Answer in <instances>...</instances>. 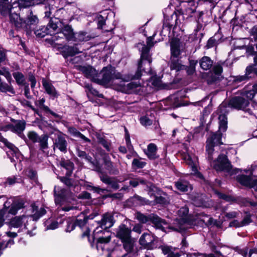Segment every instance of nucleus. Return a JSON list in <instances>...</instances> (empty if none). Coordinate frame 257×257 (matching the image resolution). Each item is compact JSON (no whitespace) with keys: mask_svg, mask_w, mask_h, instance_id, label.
I'll return each instance as SVG.
<instances>
[{"mask_svg":"<svg viewBox=\"0 0 257 257\" xmlns=\"http://www.w3.org/2000/svg\"><path fill=\"white\" fill-rule=\"evenodd\" d=\"M32 207L34 212L32 216L23 215L15 217L10 222V228H20L19 230L24 231L30 236L35 235L36 232L34 231L36 227L34 221L38 220L44 215L46 211L44 208H40L39 209L35 205H33Z\"/></svg>","mask_w":257,"mask_h":257,"instance_id":"f257e3e1","label":"nucleus"},{"mask_svg":"<svg viewBox=\"0 0 257 257\" xmlns=\"http://www.w3.org/2000/svg\"><path fill=\"white\" fill-rule=\"evenodd\" d=\"M101 72L102 74V78H99V76L97 75L95 79V83L105 87H108L113 83L115 84L116 82L115 81L116 80L119 81L120 83H122L133 79V77L130 76L122 77V75L116 72L115 68L111 66L104 67Z\"/></svg>","mask_w":257,"mask_h":257,"instance_id":"f03ea898","label":"nucleus"},{"mask_svg":"<svg viewBox=\"0 0 257 257\" xmlns=\"http://www.w3.org/2000/svg\"><path fill=\"white\" fill-rule=\"evenodd\" d=\"M243 171L245 174L238 175L237 181L241 185L252 188L257 191V163H254Z\"/></svg>","mask_w":257,"mask_h":257,"instance_id":"7ed1b4c3","label":"nucleus"},{"mask_svg":"<svg viewBox=\"0 0 257 257\" xmlns=\"http://www.w3.org/2000/svg\"><path fill=\"white\" fill-rule=\"evenodd\" d=\"M110 240V236L100 237L97 240L96 248L100 253L107 252L106 257H125L126 253L122 254L119 246H116L112 250L108 248L109 242Z\"/></svg>","mask_w":257,"mask_h":257,"instance_id":"20e7f679","label":"nucleus"},{"mask_svg":"<svg viewBox=\"0 0 257 257\" xmlns=\"http://www.w3.org/2000/svg\"><path fill=\"white\" fill-rule=\"evenodd\" d=\"M152 62V59L150 53V49H142L141 61L138 65V69L135 74L133 76L134 79H138L142 75L141 72L142 70L147 73L152 74L150 68V64Z\"/></svg>","mask_w":257,"mask_h":257,"instance_id":"39448f33","label":"nucleus"},{"mask_svg":"<svg viewBox=\"0 0 257 257\" xmlns=\"http://www.w3.org/2000/svg\"><path fill=\"white\" fill-rule=\"evenodd\" d=\"M136 216L137 219L141 223H145L152 222L157 228L166 231L165 228L166 227L165 226H167L166 222L157 215L154 214L145 215L140 212H137Z\"/></svg>","mask_w":257,"mask_h":257,"instance_id":"423d86ee","label":"nucleus"},{"mask_svg":"<svg viewBox=\"0 0 257 257\" xmlns=\"http://www.w3.org/2000/svg\"><path fill=\"white\" fill-rule=\"evenodd\" d=\"M12 123L2 126L0 130L4 132L9 131L18 135L20 138L24 140L26 139L25 136L23 134V132L26 128V122L24 120H16L12 119Z\"/></svg>","mask_w":257,"mask_h":257,"instance_id":"0eeeda50","label":"nucleus"},{"mask_svg":"<svg viewBox=\"0 0 257 257\" xmlns=\"http://www.w3.org/2000/svg\"><path fill=\"white\" fill-rule=\"evenodd\" d=\"M222 135L220 132L212 133L209 135L206 141V151L207 153V157L209 160L213 159L214 154L213 147L215 146L221 145Z\"/></svg>","mask_w":257,"mask_h":257,"instance_id":"6e6552de","label":"nucleus"},{"mask_svg":"<svg viewBox=\"0 0 257 257\" xmlns=\"http://www.w3.org/2000/svg\"><path fill=\"white\" fill-rule=\"evenodd\" d=\"M188 208L187 207L184 206L181 207L178 211V214L179 216L181 217L180 221H179L178 220L176 221V224H178V226H171L169 228L173 230L179 232H182L184 230L187 228V216L188 213Z\"/></svg>","mask_w":257,"mask_h":257,"instance_id":"1a4fd4ad","label":"nucleus"},{"mask_svg":"<svg viewBox=\"0 0 257 257\" xmlns=\"http://www.w3.org/2000/svg\"><path fill=\"white\" fill-rule=\"evenodd\" d=\"M213 167L217 171H225L230 172L231 169L226 156L224 155H220L217 160L213 162Z\"/></svg>","mask_w":257,"mask_h":257,"instance_id":"9d476101","label":"nucleus"},{"mask_svg":"<svg viewBox=\"0 0 257 257\" xmlns=\"http://www.w3.org/2000/svg\"><path fill=\"white\" fill-rule=\"evenodd\" d=\"M24 207L23 201L19 200L13 202L12 204L10 200L7 201L4 203V208L2 211V213H5L6 211L12 215H15L18 211Z\"/></svg>","mask_w":257,"mask_h":257,"instance_id":"9b49d317","label":"nucleus"},{"mask_svg":"<svg viewBox=\"0 0 257 257\" xmlns=\"http://www.w3.org/2000/svg\"><path fill=\"white\" fill-rule=\"evenodd\" d=\"M1 141L9 149V151H8L7 153L10 156L12 162L15 161V157L16 159L20 160L21 154L16 147L4 138H1Z\"/></svg>","mask_w":257,"mask_h":257,"instance_id":"f8f14e48","label":"nucleus"},{"mask_svg":"<svg viewBox=\"0 0 257 257\" xmlns=\"http://www.w3.org/2000/svg\"><path fill=\"white\" fill-rule=\"evenodd\" d=\"M114 220L112 215L110 213L104 214L101 220L100 227H98L94 230L95 233L101 232V229H107L111 227L114 224Z\"/></svg>","mask_w":257,"mask_h":257,"instance_id":"ddd939ff","label":"nucleus"},{"mask_svg":"<svg viewBox=\"0 0 257 257\" xmlns=\"http://www.w3.org/2000/svg\"><path fill=\"white\" fill-rule=\"evenodd\" d=\"M247 56L253 55L254 65L253 66H249L246 68V73L245 76L241 77L240 81L243 80L246 77L249 78L251 76L250 74L251 73H257V54L254 51V49H246Z\"/></svg>","mask_w":257,"mask_h":257,"instance_id":"4468645a","label":"nucleus"},{"mask_svg":"<svg viewBox=\"0 0 257 257\" xmlns=\"http://www.w3.org/2000/svg\"><path fill=\"white\" fill-rule=\"evenodd\" d=\"M77 69L81 72L84 76L95 82L97 75V71L90 65H80L77 66Z\"/></svg>","mask_w":257,"mask_h":257,"instance_id":"2eb2a0df","label":"nucleus"},{"mask_svg":"<svg viewBox=\"0 0 257 257\" xmlns=\"http://www.w3.org/2000/svg\"><path fill=\"white\" fill-rule=\"evenodd\" d=\"M121 90L125 93H138V91L141 88V85L140 82L138 81H132L126 84L124 83L120 84Z\"/></svg>","mask_w":257,"mask_h":257,"instance_id":"dca6fc26","label":"nucleus"},{"mask_svg":"<svg viewBox=\"0 0 257 257\" xmlns=\"http://www.w3.org/2000/svg\"><path fill=\"white\" fill-rule=\"evenodd\" d=\"M226 106L224 104H222L219 106L218 110L220 111V114L219 115L218 119L219 120V131L225 132L227 128V119L225 114H223V112H225Z\"/></svg>","mask_w":257,"mask_h":257,"instance_id":"f3484780","label":"nucleus"},{"mask_svg":"<svg viewBox=\"0 0 257 257\" xmlns=\"http://www.w3.org/2000/svg\"><path fill=\"white\" fill-rule=\"evenodd\" d=\"M185 162L191 167L192 172L200 178L203 177L202 175L197 171L198 160L195 156L191 157L189 155H185L184 158Z\"/></svg>","mask_w":257,"mask_h":257,"instance_id":"a211bd4d","label":"nucleus"},{"mask_svg":"<svg viewBox=\"0 0 257 257\" xmlns=\"http://www.w3.org/2000/svg\"><path fill=\"white\" fill-rule=\"evenodd\" d=\"M249 101L242 97H235L233 98L229 102L232 107L240 109H245L248 105Z\"/></svg>","mask_w":257,"mask_h":257,"instance_id":"6ab92c4d","label":"nucleus"},{"mask_svg":"<svg viewBox=\"0 0 257 257\" xmlns=\"http://www.w3.org/2000/svg\"><path fill=\"white\" fill-rule=\"evenodd\" d=\"M55 201L56 204L63 205L67 199L65 196L66 191L61 189L59 187L55 186L54 188Z\"/></svg>","mask_w":257,"mask_h":257,"instance_id":"aec40b11","label":"nucleus"},{"mask_svg":"<svg viewBox=\"0 0 257 257\" xmlns=\"http://www.w3.org/2000/svg\"><path fill=\"white\" fill-rule=\"evenodd\" d=\"M131 229L124 224L120 225L116 230V236L121 241L131 237Z\"/></svg>","mask_w":257,"mask_h":257,"instance_id":"412c9836","label":"nucleus"},{"mask_svg":"<svg viewBox=\"0 0 257 257\" xmlns=\"http://www.w3.org/2000/svg\"><path fill=\"white\" fill-rule=\"evenodd\" d=\"M87 218L84 216V214H82L81 215L79 216V218H77L75 221V224L78 226L80 228L84 229V231L82 233V237H88L90 230L87 227H85L87 221Z\"/></svg>","mask_w":257,"mask_h":257,"instance_id":"4be33fe9","label":"nucleus"},{"mask_svg":"<svg viewBox=\"0 0 257 257\" xmlns=\"http://www.w3.org/2000/svg\"><path fill=\"white\" fill-rule=\"evenodd\" d=\"M10 21L18 28H26V22L23 21L16 13H12L10 15Z\"/></svg>","mask_w":257,"mask_h":257,"instance_id":"5701e85b","label":"nucleus"},{"mask_svg":"<svg viewBox=\"0 0 257 257\" xmlns=\"http://www.w3.org/2000/svg\"><path fill=\"white\" fill-rule=\"evenodd\" d=\"M222 72V68L220 65H215L213 69V72H209V76L207 78L208 83H211L219 78V76Z\"/></svg>","mask_w":257,"mask_h":257,"instance_id":"b1692460","label":"nucleus"},{"mask_svg":"<svg viewBox=\"0 0 257 257\" xmlns=\"http://www.w3.org/2000/svg\"><path fill=\"white\" fill-rule=\"evenodd\" d=\"M257 93V83L251 86L249 85L243 89L242 96L247 98L248 100H251Z\"/></svg>","mask_w":257,"mask_h":257,"instance_id":"393cba45","label":"nucleus"},{"mask_svg":"<svg viewBox=\"0 0 257 257\" xmlns=\"http://www.w3.org/2000/svg\"><path fill=\"white\" fill-rule=\"evenodd\" d=\"M42 84L48 94L53 97H57L58 94L55 88L49 82L45 79H43Z\"/></svg>","mask_w":257,"mask_h":257,"instance_id":"a878e982","label":"nucleus"},{"mask_svg":"<svg viewBox=\"0 0 257 257\" xmlns=\"http://www.w3.org/2000/svg\"><path fill=\"white\" fill-rule=\"evenodd\" d=\"M67 143L64 138L59 136L55 140L54 147L57 148L62 152H66L67 150Z\"/></svg>","mask_w":257,"mask_h":257,"instance_id":"bb28decb","label":"nucleus"},{"mask_svg":"<svg viewBox=\"0 0 257 257\" xmlns=\"http://www.w3.org/2000/svg\"><path fill=\"white\" fill-rule=\"evenodd\" d=\"M153 240V237L151 235L148 233H144L140 239V243L145 247L149 248Z\"/></svg>","mask_w":257,"mask_h":257,"instance_id":"cd10ccee","label":"nucleus"},{"mask_svg":"<svg viewBox=\"0 0 257 257\" xmlns=\"http://www.w3.org/2000/svg\"><path fill=\"white\" fill-rule=\"evenodd\" d=\"M171 48H179L183 46L184 42L181 36H173L170 39Z\"/></svg>","mask_w":257,"mask_h":257,"instance_id":"c85d7f7f","label":"nucleus"},{"mask_svg":"<svg viewBox=\"0 0 257 257\" xmlns=\"http://www.w3.org/2000/svg\"><path fill=\"white\" fill-rule=\"evenodd\" d=\"M164 254H168L167 257H180V255L178 252H175V248L168 245H162L160 247Z\"/></svg>","mask_w":257,"mask_h":257,"instance_id":"c756f323","label":"nucleus"},{"mask_svg":"<svg viewBox=\"0 0 257 257\" xmlns=\"http://www.w3.org/2000/svg\"><path fill=\"white\" fill-rule=\"evenodd\" d=\"M144 152L150 159H155L157 157L156 155L157 146L154 144H150L148 146L147 149Z\"/></svg>","mask_w":257,"mask_h":257,"instance_id":"7c9ffc66","label":"nucleus"},{"mask_svg":"<svg viewBox=\"0 0 257 257\" xmlns=\"http://www.w3.org/2000/svg\"><path fill=\"white\" fill-rule=\"evenodd\" d=\"M183 50V49H182V50ZM181 50V49H171V69L179 70L181 68V67H180L179 65L178 66L174 62L175 61V58H178L179 55L182 53V51Z\"/></svg>","mask_w":257,"mask_h":257,"instance_id":"2f4dec72","label":"nucleus"},{"mask_svg":"<svg viewBox=\"0 0 257 257\" xmlns=\"http://www.w3.org/2000/svg\"><path fill=\"white\" fill-rule=\"evenodd\" d=\"M100 178L103 183L110 185L112 188L114 189H117L118 188L117 184L114 181L113 178L102 174L100 175Z\"/></svg>","mask_w":257,"mask_h":257,"instance_id":"473e14b6","label":"nucleus"},{"mask_svg":"<svg viewBox=\"0 0 257 257\" xmlns=\"http://www.w3.org/2000/svg\"><path fill=\"white\" fill-rule=\"evenodd\" d=\"M59 34L64 35L68 40H74V39L75 36L73 30L70 26H65L63 29L62 33Z\"/></svg>","mask_w":257,"mask_h":257,"instance_id":"72a5a7b5","label":"nucleus"},{"mask_svg":"<svg viewBox=\"0 0 257 257\" xmlns=\"http://www.w3.org/2000/svg\"><path fill=\"white\" fill-rule=\"evenodd\" d=\"M213 64L212 61L208 57H203L200 61V65L202 69L205 70L211 68Z\"/></svg>","mask_w":257,"mask_h":257,"instance_id":"f704fd0d","label":"nucleus"},{"mask_svg":"<svg viewBox=\"0 0 257 257\" xmlns=\"http://www.w3.org/2000/svg\"><path fill=\"white\" fill-rule=\"evenodd\" d=\"M60 165L66 170V175L70 176L73 169V164L68 160H62L60 162Z\"/></svg>","mask_w":257,"mask_h":257,"instance_id":"c9c22d12","label":"nucleus"},{"mask_svg":"<svg viewBox=\"0 0 257 257\" xmlns=\"http://www.w3.org/2000/svg\"><path fill=\"white\" fill-rule=\"evenodd\" d=\"M104 165L106 169L108 170L110 174H116L118 173V169L114 167L110 160L107 158H105L104 160Z\"/></svg>","mask_w":257,"mask_h":257,"instance_id":"e433bc0d","label":"nucleus"},{"mask_svg":"<svg viewBox=\"0 0 257 257\" xmlns=\"http://www.w3.org/2000/svg\"><path fill=\"white\" fill-rule=\"evenodd\" d=\"M68 131H69V133L73 137L79 138L86 142H90V140L89 139H88L85 136H84L83 134H82L80 132L78 131L74 127L69 128Z\"/></svg>","mask_w":257,"mask_h":257,"instance_id":"4c0bfd02","label":"nucleus"},{"mask_svg":"<svg viewBox=\"0 0 257 257\" xmlns=\"http://www.w3.org/2000/svg\"><path fill=\"white\" fill-rule=\"evenodd\" d=\"M90 39V36L86 32H80L75 35L73 41L76 42H83L88 41Z\"/></svg>","mask_w":257,"mask_h":257,"instance_id":"58836bf2","label":"nucleus"},{"mask_svg":"<svg viewBox=\"0 0 257 257\" xmlns=\"http://www.w3.org/2000/svg\"><path fill=\"white\" fill-rule=\"evenodd\" d=\"M44 225L46 230L52 229L54 230L58 228L59 223L58 221L54 220L52 219H48L44 222Z\"/></svg>","mask_w":257,"mask_h":257,"instance_id":"ea45409f","label":"nucleus"},{"mask_svg":"<svg viewBox=\"0 0 257 257\" xmlns=\"http://www.w3.org/2000/svg\"><path fill=\"white\" fill-rule=\"evenodd\" d=\"M175 186L177 189L182 192L187 191L189 184L188 182L180 180L175 183Z\"/></svg>","mask_w":257,"mask_h":257,"instance_id":"a19ab883","label":"nucleus"},{"mask_svg":"<svg viewBox=\"0 0 257 257\" xmlns=\"http://www.w3.org/2000/svg\"><path fill=\"white\" fill-rule=\"evenodd\" d=\"M17 2L20 7L26 8L30 7L35 4H38L39 3H35L34 0H17L13 2V5H15V3Z\"/></svg>","mask_w":257,"mask_h":257,"instance_id":"79ce46f5","label":"nucleus"},{"mask_svg":"<svg viewBox=\"0 0 257 257\" xmlns=\"http://www.w3.org/2000/svg\"><path fill=\"white\" fill-rule=\"evenodd\" d=\"M200 219L203 223H204L207 225H211L213 224L216 225L217 226H220V224L217 223L216 220H214L212 218L210 217L209 216L206 215H201Z\"/></svg>","mask_w":257,"mask_h":257,"instance_id":"37998d69","label":"nucleus"},{"mask_svg":"<svg viewBox=\"0 0 257 257\" xmlns=\"http://www.w3.org/2000/svg\"><path fill=\"white\" fill-rule=\"evenodd\" d=\"M239 254H241L243 257H250L253 253H257V248H254L250 249L249 252H248V248L245 247L243 249H239L238 250Z\"/></svg>","mask_w":257,"mask_h":257,"instance_id":"c03bdc74","label":"nucleus"},{"mask_svg":"<svg viewBox=\"0 0 257 257\" xmlns=\"http://www.w3.org/2000/svg\"><path fill=\"white\" fill-rule=\"evenodd\" d=\"M47 30V28L45 26H41L36 29L34 31V33L37 38H43L46 35H48V32Z\"/></svg>","mask_w":257,"mask_h":257,"instance_id":"a18cd8bd","label":"nucleus"},{"mask_svg":"<svg viewBox=\"0 0 257 257\" xmlns=\"http://www.w3.org/2000/svg\"><path fill=\"white\" fill-rule=\"evenodd\" d=\"M11 6L8 3H2L0 5V12L3 16H6L10 13Z\"/></svg>","mask_w":257,"mask_h":257,"instance_id":"49530a36","label":"nucleus"},{"mask_svg":"<svg viewBox=\"0 0 257 257\" xmlns=\"http://www.w3.org/2000/svg\"><path fill=\"white\" fill-rule=\"evenodd\" d=\"M45 27L47 29V31L48 32V34H50L51 36L53 35L58 29L56 23L54 22L52 20H51L48 25Z\"/></svg>","mask_w":257,"mask_h":257,"instance_id":"de8ad7c7","label":"nucleus"},{"mask_svg":"<svg viewBox=\"0 0 257 257\" xmlns=\"http://www.w3.org/2000/svg\"><path fill=\"white\" fill-rule=\"evenodd\" d=\"M48 137L47 135H42L40 137L38 142L40 143L41 149L44 150L48 148Z\"/></svg>","mask_w":257,"mask_h":257,"instance_id":"09e8293b","label":"nucleus"},{"mask_svg":"<svg viewBox=\"0 0 257 257\" xmlns=\"http://www.w3.org/2000/svg\"><path fill=\"white\" fill-rule=\"evenodd\" d=\"M13 76L18 84H25V79L23 74L19 72H15L13 73Z\"/></svg>","mask_w":257,"mask_h":257,"instance_id":"8fccbe9b","label":"nucleus"},{"mask_svg":"<svg viewBox=\"0 0 257 257\" xmlns=\"http://www.w3.org/2000/svg\"><path fill=\"white\" fill-rule=\"evenodd\" d=\"M146 165V163L141 159H134L132 162V167L134 169L143 168Z\"/></svg>","mask_w":257,"mask_h":257,"instance_id":"3c124183","label":"nucleus"},{"mask_svg":"<svg viewBox=\"0 0 257 257\" xmlns=\"http://www.w3.org/2000/svg\"><path fill=\"white\" fill-rule=\"evenodd\" d=\"M123 243V248L127 251H130L133 248V241L131 237L128 239L122 240Z\"/></svg>","mask_w":257,"mask_h":257,"instance_id":"603ef678","label":"nucleus"},{"mask_svg":"<svg viewBox=\"0 0 257 257\" xmlns=\"http://www.w3.org/2000/svg\"><path fill=\"white\" fill-rule=\"evenodd\" d=\"M149 82L151 83L152 85L157 88H160L162 85V82L161 78L159 77L156 76H152Z\"/></svg>","mask_w":257,"mask_h":257,"instance_id":"864d4df0","label":"nucleus"},{"mask_svg":"<svg viewBox=\"0 0 257 257\" xmlns=\"http://www.w3.org/2000/svg\"><path fill=\"white\" fill-rule=\"evenodd\" d=\"M77 155L80 158L84 159L88 162L94 164V163L92 161V158L90 156H87L85 152L77 149Z\"/></svg>","mask_w":257,"mask_h":257,"instance_id":"5fc2aeb1","label":"nucleus"},{"mask_svg":"<svg viewBox=\"0 0 257 257\" xmlns=\"http://www.w3.org/2000/svg\"><path fill=\"white\" fill-rule=\"evenodd\" d=\"M77 49H65L62 52V54L64 58H67L69 56H73L79 52H78Z\"/></svg>","mask_w":257,"mask_h":257,"instance_id":"6e6d98bb","label":"nucleus"},{"mask_svg":"<svg viewBox=\"0 0 257 257\" xmlns=\"http://www.w3.org/2000/svg\"><path fill=\"white\" fill-rule=\"evenodd\" d=\"M27 136L29 139L34 143L38 142L40 137L34 131L29 132Z\"/></svg>","mask_w":257,"mask_h":257,"instance_id":"4d7b16f0","label":"nucleus"},{"mask_svg":"<svg viewBox=\"0 0 257 257\" xmlns=\"http://www.w3.org/2000/svg\"><path fill=\"white\" fill-rule=\"evenodd\" d=\"M184 6L188 8L187 10L189 13L191 14L194 12L196 9L195 3L194 1H191L184 3Z\"/></svg>","mask_w":257,"mask_h":257,"instance_id":"13d9d810","label":"nucleus"},{"mask_svg":"<svg viewBox=\"0 0 257 257\" xmlns=\"http://www.w3.org/2000/svg\"><path fill=\"white\" fill-rule=\"evenodd\" d=\"M85 88L87 89L86 91L87 93H90L93 95L97 96L99 97H102L103 95L102 94H99V92L95 89H93L91 85L86 84L85 85Z\"/></svg>","mask_w":257,"mask_h":257,"instance_id":"bf43d9fd","label":"nucleus"},{"mask_svg":"<svg viewBox=\"0 0 257 257\" xmlns=\"http://www.w3.org/2000/svg\"><path fill=\"white\" fill-rule=\"evenodd\" d=\"M152 117L151 118L149 117L148 116H144L140 118V121L142 125L144 126H149L153 123Z\"/></svg>","mask_w":257,"mask_h":257,"instance_id":"052dcab7","label":"nucleus"},{"mask_svg":"<svg viewBox=\"0 0 257 257\" xmlns=\"http://www.w3.org/2000/svg\"><path fill=\"white\" fill-rule=\"evenodd\" d=\"M145 183L146 181L141 178H135L130 181V184L133 187H136L139 184H145Z\"/></svg>","mask_w":257,"mask_h":257,"instance_id":"680f3d73","label":"nucleus"},{"mask_svg":"<svg viewBox=\"0 0 257 257\" xmlns=\"http://www.w3.org/2000/svg\"><path fill=\"white\" fill-rule=\"evenodd\" d=\"M45 100L44 98L40 99L38 101L36 102V105H38L41 109H42L46 111L50 112L52 114V112L51 111L49 107L45 105L44 103Z\"/></svg>","mask_w":257,"mask_h":257,"instance_id":"e2e57ef3","label":"nucleus"},{"mask_svg":"<svg viewBox=\"0 0 257 257\" xmlns=\"http://www.w3.org/2000/svg\"><path fill=\"white\" fill-rule=\"evenodd\" d=\"M38 22V19L37 17L35 16H30L27 20V22H26L27 27L23 28L24 29H28V26L29 25L36 24Z\"/></svg>","mask_w":257,"mask_h":257,"instance_id":"0e129e2a","label":"nucleus"},{"mask_svg":"<svg viewBox=\"0 0 257 257\" xmlns=\"http://www.w3.org/2000/svg\"><path fill=\"white\" fill-rule=\"evenodd\" d=\"M219 43V41L214 37L210 38L208 41L207 46L208 48L216 47Z\"/></svg>","mask_w":257,"mask_h":257,"instance_id":"69168bd1","label":"nucleus"},{"mask_svg":"<svg viewBox=\"0 0 257 257\" xmlns=\"http://www.w3.org/2000/svg\"><path fill=\"white\" fill-rule=\"evenodd\" d=\"M0 75L4 76L10 83L11 82L12 78L10 73L8 71L5 70L2 71L0 70Z\"/></svg>","mask_w":257,"mask_h":257,"instance_id":"338daca9","label":"nucleus"},{"mask_svg":"<svg viewBox=\"0 0 257 257\" xmlns=\"http://www.w3.org/2000/svg\"><path fill=\"white\" fill-rule=\"evenodd\" d=\"M216 194H217L219 198L223 199L226 201L231 202L233 200V197L230 196H228L219 192H216Z\"/></svg>","mask_w":257,"mask_h":257,"instance_id":"774afa93","label":"nucleus"}]
</instances>
